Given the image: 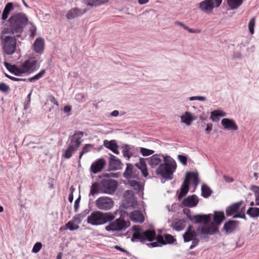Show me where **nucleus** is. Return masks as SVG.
I'll return each instance as SVG.
<instances>
[{"label": "nucleus", "mask_w": 259, "mask_h": 259, "mask_svg": "<svg viewBox=\"0 0 259 259\" xmlns=\"http://www.w3.org/2000/svg\"><path fill=\"white\" fill-rule=\"evenodd\" d=\"M28 19L25 14H13L2 29L0 33L1 45L4 54L12 55L17 48V38L21 37Z\"/></svg>", "instance_id": "1"}, {"label": "nucleus", "mask_w": 259, "mask_h": 259, "mask_svg": "<svg viewBox=\"0 0 259 259\" xmlns=\"http://www.w3.org/2000/svg\"><path fill=\"white\" fill-rule=\"evenodd\" d=\"M160 155L154 154L147 158H140L139 162L135 164V166L141 170L144 177H148V172L146 160L151 168H157L155 172L157 175L160 176L162 178L166 180H171L173 174L177 168V163L175 160L169 156H161L163 158L164 163H162V160L160 158Z\"/></svg>", "instance_id": "2"}, {"label": "nucleus", "mask_w": 259, "mask_h": 259, "mask_svg": "<svg viewBox=\"0 0 259 259\" xmlns=\"http://www.w3.org/2000/svg\"><path fill=\"white\" fill-rule=\"evenodd\" d=\"M183 211L185 214H187V219L194 224H202L203 225V226H199L196 229L197 235L200 236L201 239H204L208 235H213L219 232V230L216 226H205L210 221L212 218L211 214L191 215L190 210L188 209H184Z\"/></svg>", "instance_id": "3"}, {"label": "nucleus", "mask_w": 259, "mask_h": 259, "mask_svg": "<svg viewBox=\"0 0 259 259\" xmlns=\"http://www.w3.org/2000/svg\"><path fill=\"white\" fill-rule=\"evenodd\" d=\"M115 214L111 212H103L96 210L88 217L87 223L93 226H99L111 222L115 219Z\"/></svg>", "instance_id": "4"}, {"label": "nucleus", "mask_w": 259, "mask_h": 259, "mask_svg": "<svg viewBox=\"0 0 259 259\" xmlns=\"http://www.w3.org/2000/svg\"><path fill=\"white\" fill-rule=\"evenodd\" d=\"M133 230L135 232L133 233L131 241L134 242L138 239L141 242H144L146 240L152 242L155 239L156 232L154 230H147L143 231L138 226H133Z\"/></svg>", "instance_id": "5"}, {"label": "nucleus", "mask_w": 259, "mask_h": 259, "mask_svg": "<svg viewBox=\"0 0 259 259\" xmlns=\"http://www.w3.org/2000/svg\"><path fill=\"white\" fill-rule=\"evenodd\" d=\"M109 223L110 224L105 227V230L108 232L124 231L130 225L129 221H125L121 217Z\"/></svg>", "instance_id": "6"}, {"label": "nucleus", "mask_w": 259, "mask_h": 259, "mask_svg": "<svg viewBox=\"0 0 259 259\" xmlns=\"http://www.w3.org/2000/svg\"><path fill=\"white\" fill-rule=\"evenodd\" d=\"M222 3V0H204L199 4V9L203 13L209 14L214 8H218Z\"/></svg>", "instance_id": "7"}, {"label": "nucleus", "mask_w": 259, "mask_h": 259, "mask_svg": "<svg viewBox=\"0 0 259 259\" xmlns=\"http://www.w3.org/2000/svg\"><path fill=\"white\" fill-rule=\"evenodd\" d=\"M100 184V193L112 194L117 187V182L114 180H103Z\"/></svg>", "instance_id": "8"}, {"label": "nucleus", "mask_w": 259, "mask_h": 259, "mask_svg": "<svg viewBox=\"0 0 259 259\" xmlns=\"http://www.w3.org/2000/svg\"><path fill=\"white\" fill-rule=\"evenodd\" d=\"M175 241H176V239L172 235L166 234L164 235V238L161 236L156 238V236L155 239L150 243L148 244V246L152 247H155L161 246V245L172 244Z\"/></svg>", "instance_id": "9"}, {"label": "nucleus", "mask_w": 259, "mask_h": 259, "mask_svg": "<svg viewBox=\"0 0 259 259\" xmlns=\"http://www.w3.org/2000/svg\"><path fill=\"white\" fill-rule=\"evenodd\" d=\"M240 224L238 221L229 219L224 223L222 231L226 235L232 234L239 229Z\"/></svg>", "instance_id": "10"}, {"label": "nucleus", "mask_w": 259, "mask_h": 259, "mask_svg": "<svg viewBox=\"0 0 259 259\" xmlns=\"http://www.w3.org/2000/svg\"><path fill=\"white\" fill-rule=\"evenodd\" d=\"M96 205L100 209L109 210L113 207L114 202L108 197H100L96 201Z\"/></svg>", "instance_id": "11"}, {"label": "nucleus", "mask_w": 259, "mask_h": 259, "mask_svg": "<svg viewBox=\"0 0 259 259\" xmlns=\"http://www.w3.org/2000/svg\"><path fill=\"white\" fill-rule=\"evenodd\" d=\"M23 73H31L36 70L39 63L37 60L29 59L22 64Z\"/></svg>", "instance_id": "12"}, {"label": "nucleus", "mask_w": 259, "mask_h": 259, "mask_svg": "<svg viewBox=\"0 0 259 259\" xmlns=\"http://www.w3.org/2000/svg\"><path fill=\"white\" fill-rule=\"evenodd\" d=\"M19 7V6L17 3H13L12 2L8 3L3 11L2 16V20L4 21L3 23L4 24L6 23L7 21L9 19H8L9 15L11 12H12L15 8Z\"/></svg>", "instance_id": "13"}, {"label": "nucleus", "mask_w": 259, "mask_h": 259, "mask_svg": "<svg viewBox=\"0 0 259 259\" xmlns=\"http://www.w3.org/2000/svg\"><path fill=\"white\" fill-rule=\"evenodd\" d=\"M243 201H240L239 202L234 203L228 206L226 209V214L227 217H229L233 216L236 213H238L239 209L241 207Z\"/></svg>", "instance_id": "14"}, {"label": "nucleus", "mask_w": 259, "mask_h": 259, "mask_svg": "<svg viewBox=\"0 0 259 259\" xmlns=\"http://www.w3.org/2000/svg\"><path fill=\"white\" fill-rule=\"evenodd\" d=\"M83 134L84 133L82 132L75 131L74 134L69 138L70 141L69 145H74V148H76V149H77L81 143L80 140L83 137Z\"/></svg>", "instance_id": "15"}, {"label": "nucleus", "mask_w": 259, "mask_h": 259, "mask_svg": "<svg viewBox=\"0 0 259 259\" xmlns=\"http://www.w3.org/2000/svg\"><path fill=\"white\" fill-rule=\"evenodd\" d=\"M105 164L104 158L97 159L91 165V170L93 174H97L102 170Z\"/></svg>", "instance_id": "16"}, {"label": "nucleus", "mask_w": 259, "mask_h": 259, "mask_svg": "<svg viewBox=\"0 0 259 259\" xmlns=\"http://www.w3.org/2000/svg\"><path fill=\"white\" fill-rule=\"evenodd\" d=\"M46 73V70L42 69L41 70L39 73L35 75L34 76L26 78H16L15 77L12 76V78H10V79L13 81H29V82H34L38 79H39L40 78H41Z\"/></svg>", "instance_id": "17"}, {"label": "nucleus", "mask_w": 259, "mask_h": 259, "mask_svg": "<svg viewBox=\"0 0 259 259\" xmlns=\"http://www.w3.org/2000/svg\"><path fill=\"white\" fill-rule=\"evenodd\" d=\"M199 202L198 197L195 194L189 196L183 200V204L185 206L193 207L196 206Z\"/></svg>", "instance_id": "18"}, {"label": "nucleus", "mask_w": 259, "mask_h": 259, "mask_svg": "<svg viewBox=\"0 0 259 259\" xmlns=\"http://www.w3.org/2000/svg\"><path fill=\"white\" fill-rule=\"evenodd\" d=\"M109 163L110 169L112 170L120 169L122 165L120 160L112 154L110 155Z\"/></svg>", "instance_id": "19"}, {"label": "nucleus", "mask_w": 259, "mask_h": 259, "mask_svg": "<svg viewBox=\"0 0 259 259\" xmlns=\"http://www.w3.org/2000/svg\"><path fill=\"white\" fill-rule=\"evenodd\" d=\"M4 65L9 72L15 75L20 76L23 73L22 65L19 68L16 65H11L6 61L4 62Z\"/></svg>", "instance_id": "20"}, {"label": "nucleus", "mask_w": 259, "mask_h": 259, "mask_svg": "<svg viewBox=\"0 0 259 259\" xmlns=\"http://www.w3.org/2000/svg\"><path fill=\"white\" fill-rule=\"evenodd\" d=\"M221 123L225 129L231 131H236L238 126L234 120L229 118H223Z\"/></svg>", "instance_id": "21"}, {"label": "nucleus", "mask_w": 259, "mask_h": 259, "mask_svg": "<svg viewBox=\"0 0 259 259\" xmlns=\"http://www.w3.org/2000/svg\"><path fill=\"white\" fill-rule=\"evenodd\" d=\"M187 183L189 184L191 181H192L193 184L196 187L199 183L198 174L197 172L188 171L186 174V178Z\"/></svg>", "instance_id": "22"}, {"label": "nucleus", "mask_w": 259, "mask_h": 259, "mask_svg": "<svg viewBox=\"0 0 259 259\" xmlns=\"http://www.w3.org/2000/svg\"><path fill=\"white\" fill-rule=\"evenodd\" d=\"M130 217L131 221L135 223H142L145 220L144 217L141 211L137 210L131 212Z\"/></svg>", "instance_id": "23"}, {"label": "nucleus", "mask_w": 259, "mask_h": 259, "mask_svg": "<svg viewBox=\"0 0 259 259\" xmlns=\"http://www.w3.org/2000/svg\"><path fill=\"white\" fill-rule=\"evenodd\" d=\"M103 145L106 148L110 149L114 153L116 154H118L119 153L118 150V145L117 144L115 140H105L104 141Z\"/></svg>", "instance_id": "24"}, {"label": "nucleus", "mask_w": 259, "mask_h": 259, "mask_svg": "<svg viewBox=\"0 0 259 259\" xmlns=\"http://www.w3.org/2000/svg\"><path fill=\"white\" fill-rule=\"evenodd\" d=\"M45 41L42 38H37L34 42L33 48L36 53L41 54L44 49Z\"/></svg>", "instance_id": "25"}, {"label": "nucleus", "mask_w": 259, "mask_h": 259, "mask_svg": "<svg viewBox=\"0 0 259 259\" xmlns=\"http://www.w3.org/2000/svg\"><path fill=\"white\" fill-rule=\"evenodd\" d=\"M213 219L215 225H220L226 219L224 211H214Z\"/></svg>", "instance_id": "26"}, {"label": "nucleus", "mask_w": 259, "mask_h": 259, "mask_svg": "<svg viewBox=\"0 0 259 259\" xmlns=\"http://www.w3.org/2000/svg\"><path fill=\"white\" fill-rule=\"evenodd\" d=\"M196 116H193L189 112H185V115L181 116V121L188 125H190L192 121L196 119Z\"/></svg>", "instance_id": "27"}, {"label": "nucleus", "mask_w": 259, "mask_h": 259, "mask_svg": "<svg viewBox=\"0 0 259 259\" xmlns=\"http://www.w3.org/2000/svg\"><path fill=\"white\" fill-rule=\"evenodd\" d=\"M135 171L133 169V165L131 163L126 164V168L123 173V177L126 179H130L132 178H135L136 177L135 176Z\"/></svg>", "instance_id": "28"}, {"label": "nucleus", "mask_w": 259, "mask_h": 259, "mask_svg": "<svg viewBox=\"0 0 259 259\" xmlns=\"http://www.w3.org/2000/svg\"><path fill=\"white\" fill-rule=\"evenodd\" d=\"M123 197L127 205L131 206L134 204V194L132 191L126 190L124 193Z\"/></svg>", "instance_id": "29"}, {"label": "nucleus", "mask_w": 259, "mask_h": 259, "mask_svg": "<svg viewBox=\"0 0 259 259\" xmlns=\"http://www.w3.org/2000/svg\"><path fill=\"white\" fill-rule=\"evenodd\" d=\"M227 4L230 10H233L238 9L243 4V0H226Z\"/></svg>", "instance_id": "30"}, {"label": "nucleus", "mask_w": 259, "mask_h": 259, "mask_svg": "<svg viewBox=\"0 0 259 259\" xmlns=\"http://www.w3.org/2000/svg\"><path fill=\"white\" fill-rule=\"evenodd\" d=\"M81 15V12L79 9L76 8H74L70 10L66 16L67 19L71 20Z\"/></svg>", "instance_id": "31"}, {"label": "nucleus", "mask_w": 259, "mask_h": 259, "mask_svg": "<svg viewBox=\"0 0 259 259\" xmlns=\"http://www.w3.org/2000/svg\"><path fill=\"white\" fill-rule=\"evenodd\" d=\"M189 190V184L187 183V180H185L181 186V192L178 195V199H181L188 193Z\"/></svg>", "instance_id": "32"}, {"label": "nucleus", "mask_w": 259, "mask_h": 259, "mask_svg": "<svg viewBox=\"0 0 259 259\" xmlns=\"http://www.w3.org/2000/svg\"><path fill=\"white\" fill-rule=\"evenodd\" d=\"M226 113L221 110H216L211 112L210 118L213 121H217L219 120V117H223L226 115Z\"/></svg>", "instance_id": "33"}, {"label": "nucleus", "mask_w": 259, "mask_h": 259, "mask_svg": "<svg viewBox=\"0 0 259 259\" xmlns=\"http://www.w3.org/2000/svg\"><path fill=\"white\" fill-rule=\"evenodd\" d=\"M197 231H193L190 232H185L183 236L184 239V241L185 242H189L195 238L197 236Z\"/></svg>", "instance_id": "34"}, {"label": "nucleus", "mask_w": 259, "mask_h": 259, "mask_svg": "<svg viewBox=\"0 0 259 259\" xmlns=\"http://www.w3.org/2000/svg\"><path fill=\"white\" fill-rule=\"evenodd\" d=\"M186 221L184 220H178L171 224L172 228L177 231L183 230L185 226Z\"/></svg>", "instance_id": "35"}, {"label": "nucleus", "mask_w": 259, "mask_h": 259, "mask_svg": "<svg viewBox=\"0 0 259 259\" xmlns=\"http://www.w3.org/2000/svg\"><path fill=\"white\" fill-rule=\"evenodd\" d=\"M133 148L132 146L124 144L122 147L123 156L129 159L133 156V153L131 151Z\"/></svg>", "instance_id": "36"}, {"label": "nucleus", "mask_w": 259, "mask_h": 259, "mask_svg": "<svg viewBox=\"0 0 259 259\" xmlns=\"http://www.w3.org/2000/svg\"><path fill=\"white\" fill-rule=\"evenodd\" d=\"M212 191L210 188L206 184H203L201 186V196L204 198L209 197L212 194Z\"/></svg>", "instance_id": "37"}, {"label": "nucleus", "mask_w": 259, "mask_h": 259, "mask_svg": "<svg viewBox=\"0 0 259 259\" xmlns=\"http://www.w3.org/2000/svg\"><path fill=\"white\" fill-rule=\"evenodd\" d=\"M90 210L86 209L82 212L76 214L73 217V220L77 224L81 223L82 219L90 212Z\"/></svg>", "instance_id": "38"}, {"label": "nucleus", "mask_w": 259, "mask_h": 259, "mask_svg": "<svg viewBox=\"0 0 259 259\" xmlns=\"http://www.w3.org/2000/svg\"><path fill=\"white\" fill-rule=\"evenodd\" d=\"M246 213L251 218H257L259 217V208L250 207L247 209Z\"/></svg>", "instance_id": "39"}, {"label": "nucleus", "mask_w": 259, "mask_h": 259, "mask_svg": "<svg viewBox=\"0 0 259 259\" xmlns=\"http://www.w3.org/2000/svg\"><path fill=\"white\" fill-rule=\"evenodd\" d=\"M100 192V184L98 183H93L91 187V191L89 196H94Z\"/></svg>", "instance_id": "40"}, {"label": "nucleus", "mask_w": 259, "mask_h": 259, "mask_svg": "<svg viewBox=\"0 0 259 259\" xmlns=\"http://www.w3.org/2000/svg\"><path fill=\"white\" fill-rule=\"evenodd\" d=\"M175 24L182 27V28H183L184 29H185L186 30H188L190 33H199L201 32V30L200 29H191V28L188 27V26H187L185 24H184L182 22L176 21V22H175Z\"/></svg>", "instance_id": "41"}, {"label": "nucleus", "mask_w": 259, "mask_h": 259, "mask_svg": "<svg viewBox=\"0 0 259 259\" xmlns=\"http://www.w3.org/2000/svg\"><path fill=\"white\" fill-rule=\"evenodd\" d=\"M77 150L76 148H74V145H69L64 154V157L66 159L70 158L72 156V153Z\"/></svg>", "instance_id": "42"}, {"label": "nucleus", "mask_w": 259, "mask_h": 259, "mask_svg": "<svg viewBox=\"0 0 259 259\" xmlns=\"http://www.w3.org/2000/svg\"><path fill=\"white\" fill-rule=\"evenodd\" d=\"M129 184L135 190L138 191H140L142 189V186L140 184V182L136 180L129 181Z\"/></svg>", "instance_id": "43"}, {"label": "nucleus", "mask_w": 259, "mask_h": 259, "mask_svg": "<svg viewBox=\"0 0 259 259\" xmlns=\"http://www.w3.org/2000/svg\"><path fill=\"white\" fill-rule=\"evenodd\" d=\"M250 189L254 193L255 203L259 202V186L252 185L250 186Z\"/></svg>", "instance_id": "44"}, {"label": "nucleus", "mask_w": 259, "mask_h": 259, "mask_svg": "<svg viewBox=\"0 0 259 259\" xmlns=\"http://www.w3.org/2000/svg\"><path fill=\"white\" fill-rule=\"evenodd\" d=\"M140 152L143 156H147L153 154L154 153V151L150 149H148L145 148H140Z\"/></svg>", "instance_id": "45"}, {"label": "nucleus", "mask_w": 259, "mask_h": 259, "mask_svg": "<svg viewBox=\"0 0 259 259\" xmlns=\"http://www.w3.org/2000/svg\"><path fill=\"white\" fill-rule=\"evenodd\" d=\"M66 227L70 231H74L77 230L79 227L78 225L74 224V223L71 221L68 222L66 224Z\"/></svg>", "instance_id": "46"}, {"label": "nucleus", "mask_w": 259, "mask_h": 259, "mask_svg": "<svg viewBox=\"0 0 259 259\" xmlns=\"http://www.w3.org/2000/svg\"><path fill=\"white\" fill-rule=\"evenodd\" d=\"M255 26V18H252L249 21L248 24V28L250 33L252 34L254 33V27Z\"/></svg>", "instance_id": "47"}, {"label": "nucleus", "mask_w": 259, "mask_h": 259, "mask_svg": "<svg viewBox=\"0 0 259 259\" xmlns=\"http://www.w3.org/2000/svg\"><path fill=\"white\" fill-rule=\"evenodd\" d=\"M42 247V244L40 242H36L33 246L32 252L33 253L38 252Z\"/></svg>", "instance_id": "48"}, {"label": "nucleus", "mask_w": 259, "mask_h": 259, "mask_svg": "<svg viewBox=\"0 0 259 259\" xmlns=\"http://www.w3.org/2000/svg\"><path fill=\"white\" fill-rule=\"evenodd\" d=\"M10 90V87L8 85L4 82L0 83V91L3 92H7Z\"/></svg>", "instance_id": "49"}, {"label": "nucleus", "mask_w": 259, "mask_h": 259, "mask_svg": "<svg viewBox=\"0 0 259 259\" xmlns=\"http://www.w3.org/2000/svg\"><path fill=\"white\" fill-rule=\"evenodd\" d=\"M178 159L179 161L184 165H186L187 164V156L183 155H179Z\"/></svg>", "instance_id": "50"}, {"label": "nucleus", "mask_w": 259, "mask_h": 259, "mask_svg": "<svg viewBox=\"0 0 259 259\" xmlns=\"http://www.w3.org/2000/svg\"><path fill=\"white\" fill-rule=\"evenodd\" d=\"M85 3L87 6H98L97 0H85Z\"/></svg>", "instance_id": "51"}, {"label": "nucleus", "mask_w": 259, "mask_h": 259, "mask_svg": "<svg viewBox=\"0 0 259 259\" xmlns=\"http://www.w3.org/2000/svg\"><path fill=\"white\" fill-rule=\"evenodd\" d=\"M80 200V196H79L78 198L75 201L74 203V211L76 212L79 208V202Z\"/></svg>", "instance_id": "52"}, {"label": "nucleus", "mask_w": 259, "mask_h": 259, "mask_svg": "<svg viewBox=\"0 0 259 259\" xmlns=\"http://www.w3.org/2000/svg\"><path fill=\"white\" fill-rule=\"evenodd\" d=\"M192 243L189 247L190 249H192L194 248L195 247H196L198 244L199 242V240L197 238L192 240Z\"/></svg>", "instance_id": "53"}, {"label": "nucleus", "mask_w": 259, "mask_h": 259, "mask_svg": "<svg viewBox=\"0 0 259 259\" xmlns=\"http://www.w3.org/2000/svg\"><path fill=\"white\" fill-rule=\"evenodd\" d=\"M92 145L89 144H85L82 149V151H83L84 153H86L90 151V148L92 147Z\"/></svg>", "instance_id": "54"}, {"label": "nucleus", "mask_w": 259, "mask_h": 259, "mask_svg": "<svg viewBox=\"0 0 259 259\" xmlns=\"http://www.w3.org/2000/svg\"><path fill=\"white\" fill-rule=\"evenodd\" d=\"M48 98H49V101L51 103H52L54 105H56L57 106H58V103L54 96L50 95L49 96Z\"/></svg>", "instance_id": "55"}, {"label": "nucleus", "mask_w": 259, "mask_h": 259, "mask_svg": "<svg viewBox=\"0 0 259 259\" xmlns=\"http://www.w3.org/2000/svg\"><path fill=\"white\" fill-rule=\"evenodd\" d=\"M233 218H241L245 220H246V217L244 213H243L242 214H239L238 213L235 214L233 215Z\"/></svg>", "instance_id": "56"}, {"label": "nucleus", "mask_w": 259, "mask_h": 259, "mask_svg": "<svg viewBox=\"0 0 259 259\" xmlns=\"http://www.w3.org/2000/svg\"><path fill=\"white\" fill-rule=\"evenodd\" d=\"M114 248L118 250H119L121 252H125L128 255H130V253L126 250H125V249L118 246V245H115L114 246Z\"/></svg>", "instance_id": "57"}, {"label": "nucleus", "mask_w": 259, "mask_h": 259, "mask_svg": "<svg viewBox=\"0 0 259 259\" xmlns=\"http://www.w3.org/2000/svg\"><path fill=\"white\" fill-rule=\"evenodd\" d=\"M224 180L227 182V183H232L234 182V180L233 178L229 177L227 176L224 175L223 176Z\"/></svg>", "instance_id": "58"}, {"label": "nucleus", "mask_w": 259, "mask_h": 259, "mask_svg": "<svg viewBox=\"0 0 259 259\" xmlns=\"http://www.w3.org/2000/svg\"><path fill=\"white\" fill-rule=\"evenodd\" d=\"M212 130V124L211 123H208L205 128V131L207 134H209Z\"/></svg>", "instance_id": "59"}, {"label": "nucleus", "mask_w": 259, "mask_h": 259, "mask_svg": "<svg viewBox=\"0 0 259 259\" xmlns=\"http://www.w3.org/2000/svg\"><path fill=\"white\" fill-rule=\"evenodd\" d=\"M233 58L235 59H241L242 54L239 52H235L233 53Z\"/></svg>", "instance_id": "60"}, {"label": "nucleus", "mask_w": 259, "mask_h": 259, "mask_svg": "<svg viewBox=\"0 0 259 259\" xmlns=\"http://www.w3.org/2000/svg\"><path fill=\"white\" fill-rule=\"evenodd\" d=\"M71 110V108L69 105H66L64 107L63 111L65 113H68Z\"/></svg>", "instance_id": "61"}, {"label": "nucleus", "mask_w": 259, "mask_h": 259, "mask_svg": "<svg viewBox=\"0 0 259 259\" xmlns=\"http://www.w3.org/2000/svg\"><path fill=\"white\" fill-rule=\"evenodd\" d=\"M109 0H97V6H100L107 3Z\"/></svg>", "instance_id": "62"}, {"label": "nucleus", "mask_w": 259, "mask_h": 259, "mask_svg": "<svg viewBox=\"0 0 259 259\" xmlns=\"http://www.w3.org/2000/svg\"><path fill=\"white\" fill-rule=\"evenodd\" d=\"M110 115L112 116L116 117L119 115V112L117 110H114L110 113Z\"/></svg>", "instance_id": "63"}, {"label": "nucleus", "mask_w": 259, "mask_h": 259, "mask_svg": "<svg viewBox=\"0 0 259 259\" xmlns=\"http://www.w3.org/2000/svg\"><path fill=\"white\" fill-rule=\"evenodd\" d=\"M73 195L72 193H70L68 196V200L71 203L73 201Z\"/></svg>", "instance_id": "64"}]
</instances>
